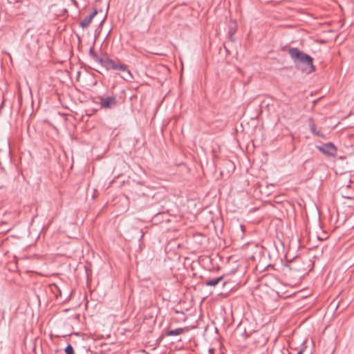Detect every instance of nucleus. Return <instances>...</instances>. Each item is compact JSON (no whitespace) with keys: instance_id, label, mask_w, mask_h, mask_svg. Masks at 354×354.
<instances>
[{"instance_id":"obj_1","label":"nucleus","mask_w":354,"mask_h":354,"mask_svg":"<svg viewBox=\"0 0 354 354\" xmlns=\"http://www.w3.org/2000/svg\"><path fill=\"white\" fill-rule=\"evenodd\" d=\"M288 54L295 64V66L300 71L310 73L315 71L313 59L310 55L299 50L297 48H290Z\"/></svg>"},{"instance_id":"obj_2","label":"nucleus","mask_w":354,"mask_h":354,"mask_svg":"<svg viewBox=\"0 0 354 354\" xmlns=\"http://www.w3.org/2000/svg\"><path fill=\"white\" fill-rule=\"evenodd\" d=\"M106 70H113L115 71H122L127 73V77H122L127 80H129L133 78V75L128 68V66L121 63L119 60H114L108 57H106V61L104 66Z\"/></svg>"},{"instance_id":"obj_3","label":"nucleus","mask_w":354,"mask_h":354,"mask_svg":"<svg viewBox=\"0 0 354 354\" xmlns=\"http://www.w3.org/2000/svg\"><path fill=\"white\" fill-rule=\"evenodd\" d=\"M283 271L286 273L288 271H292L303 274L306 272V269L302 266L301 259L300 258H295L285 266Z\"/></svg>"},{"instance_id":"obj_4","label":"nucleus","mask_w":354,"mask_h":354,"mask_svg":"<svg viewBox=\"0 0 354 354\" xmlns=\"http://www.w3.org/2000/svg\"><path fill=\"white\" fill-rule=\"evenodd\" d=\"M318 149L323 153L333 157H334L337 153V148L332 142L326 143L322 146H319L318 147Z\"/></svg>"},{"instance_id":"obj_5","label":"nucleus","mask_w":354,"mask_h":354,"mask_svg":"<svg viewBox=\"0 0 354 354\" xmlns=\"http://www.w3.org/2000/svg\"><path fill=\"white\" fill-rule=\"evenodd\" d=\"M102 108L104 109H112L117 104V100L115 96H109L106 97H100L99 102Z\"/></svg>"},{"instance_id":"obj_6","label":"nucleus","mask_w":354,"mask_h":354,"mask_svg":"<svg viewBox=\"0 0 354 354\" xmlns=\"http://www.w3.org/2000/svg\"><path fill=\"white\" fill-rule=\"evenodd\" d=\"M97 10H94L92 13L86 16L83 20L80 21V26L84 29L87 28L90 26L93 19L97 15Z\"/></svg>"},{"instance_id":"obj_7","label":"nucleus","mask_w":354,"mask_h":354,"mask_svg":"<svg viewBox=\"0 0 354 354\" xmlns=\"http://www.w3.org/2000/svg\"><path fill=\"white\" fill-rule=\"evenodd\" d=\"M89 55L92 57V59L100 64L102 66H104V62L106 61V57H103L100 55H99L94 50L93 47H91L89 50Z\"/></svg>"},{"instance_id":"obj_8","label":"nucleus","mask_w":354,"mask_h":354,"mask_svg":"<svg viewBox=\"0 0 354 354\" xmlns=\"http://www.w3.org/2000/svg\"><path fill=\"white\" fill-rule=\"evenodd\" d=\"M309 126L310 131L312 132L313 134L316 135L319 137H324L323 133H321L320 131L317 129V127L312 118L309 119Z\"/></svg>"},{"instance_id":"obj_9","label":"nucleus","mask_w":354,"mask_h":354,"mask_svg":"<svg viewBox=\"0 0 354 354\" xmlns=\"http://www.w3.org/2000/svg\"><path fill=\"white\" fill-rule=\"evenodd\" d=\"M223 279V276H221L217 278L207 279L205 281V284L207 286H216L218 283H220Z\"/></svg>"},{"instance_id":"obj_10","label":"nucleus","mask_w":354,"mask_h":354,"mask_svg":"<svg viewBox=\"0 0 354 354\" xmlns=\"http://www.w3.org/2000/svg\"><path fill=\"white\" fill-rule=\"evenodd\" d=\"M184 330L183 328H179L174 330H169L167 331L166 335L167 336H174V335H179L183 333Z\"/></svg>"},{"instance_id":"obj_11","label":"nucleus","mask_w":354,"mask_h":354,"mask_svg":"<svg viewBox=\"0 0 354 354\" xmlns=\"http://www.w3.org/2000/svg\"><path fill=\"white\" fill-rule=\"evenodd\" d=\"M66 354H74V350L71 344H68L65 348Z\"/></svg>"},{"instance_id":"obj_12","label":"nucleus","mask_w":354,"mask_h":354,"mask_svg":"<svg viewBox=\"0 0 354 354\" xmlns=\"http://www.w3.org/2000/svg\"><path fill=\"white\" fill-rule=\"evenodd\" d=\"M208 352L209 354H214L215 350L213 348H209Z\"/></svg>"},{"instance_id":"obj_13","label":"nucleus","mask_w":354,"mask_h":354,"mask_svg":"<svg viewBox=\"0 0 354 354\" xmlns=\"http://www.w3.org/2000/svg\"><path fill=\"white\" fill-rule=\"evenodd\" d=\"M73 3L77 7L78 6V3L77 2L76 0H71Z\"/></svg>"},{"instance_id":"obj_14","label":"nucleus","mask_w":354,"mask_h":354,"mask_svg":"<svg viewBox=\"0 0 354 354\" xmlns=\"http://www.w3.org/2000/svg\"><path fill=\"white\" fill-rule=\"evenodd\" d=\"M240 227L241 229V231L243 232V233H244V231H245V227L243 225H240Z\"/></svg>"},{"instance_id":"obj_15","label":"nucleus","mask_w":354,"mask_h":354,"mask_svg":"<svg viewBox=\"0 0 354 354\" xmlns=\"http://www.w3.org/2000/svg\"><path fill=\"white\" fill-rule=\"evenodd\" d=\"M302 353H303V350L301 349L299 351H297V353L296 354H302ZM290 354H293V353H290Z\"/></svg>"},{"instance_id":"obj_16","label":"nucleus","mask_w":354,"mask_h":354,"mask_svg":"<svg viewBox=\"0 0 354 354\" xmlns=\"http://www.w3.org/2000/svg\"><path fill=\"white\" fill-rule=\"evenodd\" d=\"M234 32H235V30H232V29H230V35L232 36V34H234Z\"/></svg>"}]
</instances>
